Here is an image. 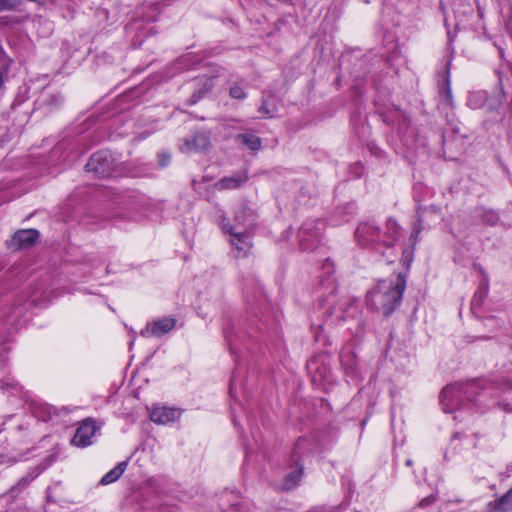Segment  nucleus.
<instances>
[{
    "label": "nucleus",
    "instance_id": "nucleus-9",
    "mask_svg": "<svg viewBox=\"0 0 512 512\" xmlns=\"http://www.w3.org/2000/svg\"><path fill=\"white\" fill-rule=\"evenodd\" d=\"M462 385L452 384L446 386L441 394L440 401L443 406V410L447 413L453 412L455 406L459 402L461 396Z\"/></svg>",
    "mask_w": 512,
    "mask_h": 512
},
{
    "label": "nucleus",
    "instance_id": "nucleus-30",
    "mask_svg": "<svg viewBox=\"0 0 512 512\" xmlns=\"http://www.w3.org/2000/svg\"><path fill=\"white\" fill-rule=\"evenodd\" d=\"M406 464H407L408 466H410V465H412V461H411V460H407V461H406Z\"/></svg>",
    "mask_w": 512,
    "mask_h": 512
},
{
    "label": "nucleus",
    "instance_id": "nucleus-10",
    "mask_svg": "<svg viewBox=\"0 0 512 512\" xmlns=\"http://www.w3.org/2000/svg\"><path fill=\"white\" fill-rule=\"evenodd\" d=\"M355 236L358 243L363 246L382 241L379 229L369 223L360 224L355 231Z\"/></svg>",
    "mask_w": 512,
    "mask_h": 512
},
{
    "label": "nucleus",
    "instance_id": "nucleus-3",
    "mask_svg": "<svg viewBox=\"0 0 512 512\" xmlns=\"http://www.w3.org/2000/svg\"><path fill=\"white\" fill-rule=\"evenodd\" d=\"M88 172L98 177H108L114 170V161L109 152L100 151L94 153L85 166Z\"/></svg>",
    "mask_w": 512,
    "mask_h": 512
},
{
    "label": "nucleus",
    "instance_id": "nucleus-4",
    "mask_svg": "<svg viewBox=\"0 0 512 512\" xmlns=\"http://www.w3.org/2000/svg\"><path fill=\"white\" fill-rule=\"evenodd\" d=\"M211 146L210 137L205 132H197L193 134L190 138L185 139L180 144V150L183 153H203L209 150Z\"/></svg>",
    "mask_w": 512,
    "mask_h": 512
},
{
    "label": "nucleus",
    "instance_id": "nucleus-23",
    "mask_svg": "<svg viewBox=\"0 0 512 512\" xmlns=\"http://www.w3.org/2000/svg\"><path fill=\"white\" fill-rule=\"evenodd\" d=\"M440 94L447 100V101H450L451 98H452V94H451V88H450V81L449 79L447 78L445 80V84L444 86L440 89Z\"/></svg>",
    "mask_w": 512,
    "mask_h": 512
},
{
    "label": "nucleus",
    "instance_id": "nucleus-16",
    "mask_svg": "<svg viewBox=\"0 0 512 512\" xmlns=\"http://www.w3.org/2000/svg\"><path fill=\"white\" fill-rule=\"evenodd\" d=\"M387 232L381 237L382 242L386 246H392L398 240L400 235V228L396 221L388 220L386 223Z\"/></svg>",
    "mask_w": 512,
    "mask_h": 512
},
{
    "label": "nucleus",
    "instance_id": "nucleus-5",
    "mask_svg": "<svg viewBox=\"0 0 512 512\" xmlns=\"http://www.w3.org/2000/svg\"><path fill=\"white\" fill-rule=\"evenodd\" d=\"M324 224L321 221L305 223L299 232L300 244L304 250L310 249L312 245L310 240H318Z\"/></svg>",
    "mask_w": 512,
    "mask_h": 512
},
{
    "label": "nucleus",
    "instance_id": "nucleus-6",
    "mask_svg": "<svg viewBox=\"0 0 512 512\" xmlns=\"http://www.w3.org/2000/svg\"><path fill=\"white\" fill-rule=\"evenodd\" d=\"M96 426L94 421L85 420L77 428L71 443L77 447H86L92 444V437L96 432Z\"/></svg>",
    "mask_w": 512,
    "mask_h": 512
},
{
    "label": "nucleus",
    "instance_id": "nucleus-25",
    "mask_svg": "<svg viewBox=\"0 0 512 512\" xmlns=\"http://www.w3.org/2000/svg\"><path fill=\"white\" fill-rule=\"evenodd\" d=\"M435 501V497L434 496H428L426 498H424L421 502H420V506H427V505H430L432 504L433 502Z\"/></svg>",
    "mask_w": 512,
    "mask_h": 512
},
{
    "label": "nucleus",
    "instance_id": "nucleus-29",
    "mask_svg": "<svg viewBox=\"0 0 512 512\" xmlns=\"http://www.w3.org/2000/svg\"><path fill=\"white\" fill-rule=\"evenodd\" d=\"M507 386H508V389H511L512 388V383L507 382Z\"/></svg>",
    "mask_w": 512,
    "mask_h": 512
},
{
    "label": "nucleus",
    "instance_id": "nucleus-2",
    "mask_svg": "<svg viewBox=\"0 0 512 512\" xmlns=\"http://www.w3.org/2000/svg\"><path fill=\"white\" fill-rule=\"evenodd\" d=\"M223 228L230 234V242L235 249L236 257H245L251 247L247 231H238V226L230 225V219L223 218Z\"/></svg>",
    "mask_w": 512,
    "mask_h": 512
},
{
    "label": "nucleus",
    "instance_id": "nucleus-7",
    "mask_svg": "<svg viewBox=\"0 0 512 512\" xmlns=\"http://www.w3.org/2000/svg\"><path fill=\"white\" fill-rule=\"evenodd\" d=\"M180 416L181 411L179 409L166 406H155L150 413L151 421L160 425L174 422L178 420Z\"/></svg>",
    "mask_w": 512,
    "mask_h": 512
},
{
    "label": "nucleus",
    "instance_id": "nucleus-11",
    "mask_svg": "<svg viewBox=\"0 0 512 512\" xmlns=\"http://www.w3.org/2000/svg\"><path fill=\"white\" fill-rule=\"evenodd\" d=\"M176 325L174 318H163L148 324L141 334L143 336H162L171 331Z\"/></svg>",
    "mask_w": 512,
    "mask_h": 512
},
{
    "label": "nucleus",
    "instance_id": "nucleus-22",
    "mask_svg": "<svg viewBox=\"0 0 512 512\" xmlns=\"http://www.w3.org/2000/svg\"><path fill=\"white\" fill-rule=\"evenodd\" d=\"M498 215L493 211H488L484 214L483 220L489 225H495L498 222Z\"/></svg>",
    "mask_w": 512,
    "mask_h": 512
},
{
    "label": "nucleus",
    "instance_id": "nucleus-18",
    "mask_svg": "<svg viewBox=\"0 0 512 512\" xmlns=\"http://www.w3.org/2000/svg\"><path fill=\"white\" fill-rule=\"evenodd\" d=\"M237 138L241 140L242 143L245 144L249 149L254 151L259 150L262 146L261 139L253 134H242L238 135Z\"/></svg>",
    "mask_w": 512,
    "mask_h": 512
},
{
    "label": "nucleus",
    "instance_id": "nucleus-15",
    "mask_svg": "<svg viewBox=\"0 0 512 512\" xmlns=\"http://www.w3.org/2000/svg\"><path fill=\"white\" fill-rule=\"evenodd\" d=\"M358 312V308L355 305V301H351L350 299H345L341 302L339 308H334V311L331 314H337V317L341 320H346L349 317H355Z\"/></svg>",
    "mask_w": 512,
    "mask_h": 512
},
{
    "label": "nucleus",
    "instance_id": "nucleus-17",
    "mask_svg": "<svg viewBox=\"0 0 512 512\" xmlns=\"http://www.w3.org/2000/svg\"><path fill=\"white\" fill-rule=\"evenodd\" d=\"M127 463L121 462L116 467L107 472L100 480L103 485L111 484L115 482L124 473Z\"/></svg>",
    "mask_w": 512,
    "mask_h": 512
},
{
    "label": "nucleus",
    "instance_id": "nucleus-27",
    "mask_svg": "<svg viewBox=\"0 0 512 512\" xmlns=\"http://www.w3.org/2000/svg\"><path fill=\"white\" fill-rule=\"evenodd\" d=\"M170 161V156L169 155H161L160 156V165L161 166H165L167 165V163Z\"/></svg>",
    "mask_w": 512,
    "mask_h": 512
},
{
    "label": "nucleus",
    "instance_id": "nucleus-24",
    "mask_svg": "<svg viewBox=\"0 0 512 512\" xmlns=\"http://www.w3.org/2000/svg\"><path fill=\"white\" fill-rule=\"evenodd\" d=\"M230 95L235 99H243L245 97V92L240 86H233L230 89Z\"/></svg>",
    "mask_w": 512,
    "mask_h": 512
},
{
    "label": "nucleus",
    "instance_id": "nucleus-1",
    "mask_svg": "<svg viewBox=\"0 0 512 512\" xmlns=\"http://www.w3.org/2000/svg\"><path fill=\"white\" fill-rule=\"evenodd\" d=\"M405 288L406 279L402 274H398L395 279L379 281L369 292L367 301L373 309L381 311L384 316H389L400 303Z\"/></svg>",
    "mask_w": 512,
    "mask_h": 512
},
{
    "label": "nucleus",
    "instance_id": "nucleus-12",
    "mask_svg": "<svg viewBox=\"0 0 512 512\" xmlns=\"http://www.w3.org/2000/svg\"><path fill=\"white\" fill-rule=\"evenodd\" d=\"M254 217L250 209L245 205H239L233 215V222H230L232 226H238V231H245L253 223Z\"/></svg>",
    "mask_w": 512,
    "mask_h": 512
},
{
    "label": "nucleus",
    "instance_id": "nucleus-8",
    "mask_svg": "<svg viewBox=\"0 0 512 512\" xmlns=\"http://www.w3.org/2000/svg\"><path fill=\"white\" fill-rule=\"evenodd\" d=\"M38 237L39 233L35 229L20 230L13 235L7 244L14 250L28 248L38 239Z\"/></svg>",
    "mask_w": 512,
    "mask_h": 512
},
{
    "label": "nucleus",
    "instance_id": "nucleus-13",
    "mask_svg": "<svg viewBox=\"0 0 512 512\" xmlns=\"http://www.w3.org/2000/svg\"><path fill=\"white\" fill-rule=\"evenodd\" d=\"M248 180L246 172H237L231 176L223 177L215 183L217 190L237 189Z\"/></svg>",
    "mask_w": 512,
    "mask_h": 512
},
{
    "label": "nucleus",
    "instance_id": "nucleus-20",
    "mask_svg": "<svg viewBox=\"0 0 512 512\" xmlns=\"http://www.w3.org/2000/svg\"><path fill=\"white\" fill-rule=\"evenodd\" d=\"M35 478L32 474H27L19 479V481L10 489V493L20 492L22 489L26 488Z\"/></svg>",
    "mask_w": 512,
    "mask_h": 512
},
{
    "label": "nucleus",
    "instance_id": "nucleus-21",
    "mask_svg": "<svg viewBox=\"0 0 512 512\" xmlns=\"http://www.w3.org/2000/svg\"><path fill=\"white\" fill-rule=\"evenodd\" d=\"M20 0H0V11L14 9Z\"/></svg>",
    "mask_w": 512,
    "mask_h": 512
},
{
    "label": "nucleus",
    "instance_id": "nucleus-26",
    "mask_svg": "<svg viewBox=\"0 0 512 512\" xmlns=\"http://www.w3.org/2000/svg\"><path fill=\"white\" fill-rule=\"evenodd\" d=\"M259 112L266 115L267 117H272V112L266 107V104L263 103V105L259 108Z\"/></svg>",
    "mask_w": 512,
    "mask_h": 512
},
{
    "label": "nucleus",
    "instance_id": "nucleus-28",
    "mask_svg": "<svg viewBox=\"0 0 512 512\" xmlns=\"http://www.w3.org/2000/svg\"><path fill=\"white\" fill-rule=\"evenodd\" d=\"M316 364V360H311L308 362V368L312 371L314 369V366Z\"/></svg>",
    "mask_w": 512,
    "mask_h": 512
},
{
    "label": "nucleus",
    "instance_id": "nucleus-14",
    "mask_svg": "<svg viewBox=\"0 0 512 512\" xmlns=\"http://www.w3.org/2000/svg\"><path fill=\"white\" fill-rule=\"evenodd\" d=\"M512 511V488L499 499L488 504L487 512Z\"/></svg>",
    "mask_w": 512,
    "mask_h": 512
},
{
    "label": "nucleus",
    "instance_id": "nucleus-19",
    "mask_svg": "<svg viewBox=\"0 0 512 512\" xmlns=\"http://www.w3.org/2000/svg\"><path fill=\"white\" fill-rule=\"evenodd\" d=\"M303 474V469L302 468H298L292 472H290L285 480H284V483H283V489L284 490H291L293 489L294 487H296V485L298 484L301 476Z\"/></svg>",
    "mask_w": 512,
    "mask_h": 512
}]
</instances>
